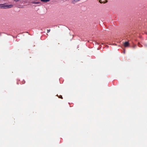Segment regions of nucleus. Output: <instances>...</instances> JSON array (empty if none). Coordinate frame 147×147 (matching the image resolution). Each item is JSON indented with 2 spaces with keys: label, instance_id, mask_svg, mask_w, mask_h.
Here are the masks:
<instances>
[{
  "label": "nucleus",
  "instance_id": "obj_10",
  "mask_svg": "<svg viewBox=\"0 0 147 147\" xmlns=\"http://www.w3.org/2000/svg\"><path fill=\"white\" fill-rule=\"evenodd\" d=\"M38 3V2H36V4H37V3Z\"/></svg>",
  "mask_w": 147,
  "mask_h": 147
},
{
  "label": "nucleus",
  "instance_id": "obj_9",
  "mask_svg": "<svg viewBox=\"0 0 147 147\" xmlns=\"http://www.w3.org/2000/svg\"><path fill=\"white\" fill-rule=\"evenodd\" d=\"M59 98H61V99H62V98H63V97H62V96H61V95H60V97H59Z\"/></svg>",
  "mask_w": 147,
  "mask_h": 147
},
{
  "label": "nucleus",
  "instance_id": "obj_8",
  "mask_svg": "<svg viewBox=\"0 0 147 147\" xmlns=\"http://www.w3.org/2000/svg\"><path fill=\"white\" fill-rule=\"evenodd\" d=\"M15 1V2H18V1H19V0H13Z\"/></svg>",
  "mask_w": 147,
  "mask_h": 147
},
{
  "label": "nucleus",
  "instance_id": "obj_4",
  "mask_svg": "<svg viewBox=\"0 0 147 147\" xmlns=\"http://www.w3.org/2000/svg\"><path fill=\"white\" fill-rule=\"evenodd\" d=\"M41 1L43 2H47L49 1L50 0H40Z\"/></svg>",
  "mask_w": 147,
  "mask_h": 147
},
{
  "label": "nucleus",
  "instance_id": "obj_7",
  "mask_svg": "<svg viewBox=\"0 0 147 147\" xmlns=\"http://www.w3.org/2000/svg\"><path fill=\"white\" fill-rule=\"evenodd\" d=\"M50 29L47 30V33H49L50 32Z\"/></svg>",
  "mask_w": 147,
  "mask_h": 147
},
{
  "label": "nucleus",
  "instance_id": "obj_3",
  "mask_svg": "<svg viewBox=\"0 0 147 147\" xmlns=\"http://www.w3.org/2000/svg\"><path fill=\"white\" fill-rule=\"evenodd\" d=\"M129 44V42H125L124 43V46L125 47H127L128 46Z\"/></svg>",
  "mask_w": 147,
  "mask_h": 147
},
{
  "label": "nucleus",
  "instance_id": "obj_6",
  "mask_svg": "<svg viewBox=\"0 0 147 147\" xmlns=\"http://www.w3.org/2000/svg\"><path fill=\"white\" fill-rule=\"evenodd\" d=\"M80 0H74V1L75 2H77V1H80Z\"/></svg>",
  "mask_w": 147,
  "mask_h": 147
},
{
  "label": "nucleus",
  "instance_id": "obj_5",
  "mask_svg": "<svg viewBox=\"0 0 147 147\" xmlns=\"http://www.w3.org/2000/svg\"><path fill=\"white\" fill-rule=\"evenodd\" d=\"M138 46L140 47H142V45H141L139 42H138Z\"/></svg>",
  "mask_w": 147,
  "mask_h": 147
},
{
  "label": "nucleus",
  "instance_id": "obj_1",
  "mask_svg": "<svg viewBox=\"0 0 147 147\" xmlns=\"http://www.w3.org/2000/svg\"><path fill=\"white\" fill-rule=\"evenodd\" d=\"M0 7L1 8L4 9H7L11 8L13 7V5H5V4H0Z\"/></svg>",
  "mask_w": 147,
  "mask_h": 147
},
{
  "label": "nucleus",
  "instance_id": "obj_2",
  "mask_svg": "<svg viewBox=\"0 0 147 147\" xmlns=\"http://www.w3.org/2000/svg\"><path fill=\"white\" fill-rule=\"evenodd\" d=\"M99 1L100 3H105L107 2V0H99Z\"/></svg>",
  "mask_w": 147,
  "mask_h": 147
}]
</instances>
